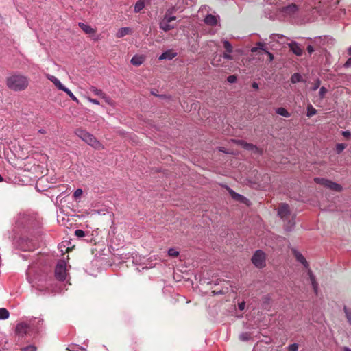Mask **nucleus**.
Wrapping results in <instances>:
<instances>
[{
    "instance_id": "obj_55",
    "label": "nucleus",
    "mask_w": 351,
    "mask_h": 351,
    "mask_svg": "<svg viewBox=\"0 0 351 351\" xmlns=\"http://www.w3.org/2000/svg\"><path fill=\"white\" fill-rule=\"evenodd\" d=\"M348 54L351 55V47L348 50Z\"/></svg>"
},
{
    "instance_id": "obj_9",
    "label": "nucleus",
    "mask_w": 351,
    "mask_h": 351,
    "mask_svg": "<svg viewBox=\"0 0 351 351\" xmlns=\"http://www.w3.org/2000/svg\"><path fill=\"white\" fill-rule=\"evenodd\" d=\"M55 276L56 279L60 282L66 280L67 277V269L65 261L60 260L58 262L55 269Z\"/></svg>"
},
{
    "instance_id": "obj_6",
    "label": "nucleus",
    "mask_w": 351,
    "mask_h": 351,
    "mask_svg": "<svg viewBox=\"0 0 351 351\" xmlns=\"http://www.w3.org/2000/svg\"><path fill=\"white\" fill-rule=\"evenodd\" d=\"M53 280L51 278L39 279L33 286L42 292L45 293H58L61 292L60 288L56 286L53 287Z\"/></svg>"
},
{
    "instance_id": "obj_4",
    "label": "nucleus",
    "mask_w": 351,
    "mask_h": 351,
    "mask_svg": "<svg viewBox=\"0 0 351 351\" xmlns=\"http://www.w3.org/2000/svg\"><path fill=\"white\" fill-rule=\"evenodd\" d=\"M43 319L41 318H34L30 320L29 324H27L25 322L19 323L16 327V332L23 336L30 329L34 330H38L40 326H42Z\"/></svg>"
},
{
    "instance_id": "obj_49",
    "label": "nucleus",
    "mask_w": 351,
    "mask_h": 351,
    "mask_svg": "<svg viewBox=\"0 0 351 351\" xmlns=\"http://www.w3.org/2000/svg\"><path fill=\"white\" fill-rule=\"evenodd\" d=\"M308 51L310 53L314 51L312 45H308Z\"/></svg>"
},
{
    "instance_id": "obj_10",
    "label": "nucleus",
    "mask_w": 351,
    "mask_h": 351,
    "mask_svg": "<svg viewBox=\"0 0 351 351\" xmlns=\"http://www.w3.org/2000/svg\"><path fill=\"white\" fill-rule=\"evenodd\" d=\"M36 245L34 241L29 239L21 238L18 241L19 247L23 251H32Z\"/></svg>"
},
{
    "instance_id": "obj_57",
    "label": "nucleus",
    "mask_w": 351,
    "mask_h": 351,
    "mask_svg": "<svg viewBox=\"0 0 351 351\" xmlns=\"http://www.w3.org/2000/svg\"><path fill=\"white\" fill-rule=\"evenodd\" d=\"M3 181V178L2 176L0 175V182H2Z\"/></svg>"
},
{
    "instance_id": "obj_8",
    "label": "nucleus",
    "mask_w": 351,
    "mask_h": 351,
    "mask_svg": "<svg viewBox=\"0 0 351 351\" xmlns=\"http://www.w3.org/2000/svg\"><path fill=\"white\" fill-rule=\"evenodd\" d=\"M176 17L170 16L167 12L160 22V28L165 32L173 29L176 26Z\"/></svg>"
},
{
    "instance_id": "obj_44",
    "label": "nucleus",
    "mask_w": 351,
    "mask_h": 351,
    "mask_svg": "<svg viewBox=\"0 0 351 351\" xmlns=\"http://www.w3.org/2000/svg\"><path fill=\"white\" fill-rule=\"evenodd\" d=\"M342 135L346 138H348L351 136V132H349V131H343L342 132Z\"/></svg>"
},
{
    "instance_id": "obj_17",
    "label": "nucleus",
    "mask_w": 351,
    "mask_h": 351,
    "mask_svg": "<svg viewBox=\"0 0 351 351\" xmlns=\"http://www.w3.org/2000/svg\"><path fill=\"white\" fill-rule=\"evenodd\" d=\"M204 23L210 26H215L217 23V17L213 14H207L204 19Z\"/></svg>"
},
{
    "instance_id": "obj_46",
    "label": "nucleus",
    "mask_w": 351,
    "mask_h": 351,
    "mask_svg": "<svg viewBox=\"0 0 351 351\" xmlns=\"http://www.w3.org/2000/svg\"><path fill=\"white\" fill-rule=\"evenodd\" d=\"M238 306H239V308L241 311H243V310H244V308L245 307V302H242L239 303Z\"/></svg>"
},
{
    "instance_id": "obj_16",
    "label": "nucleus",
    "mask_w": 351,
    "mask_h": 351,
    "mask_svg": "<svg viewBox=\"0 0 351 351\" xmlns=\"http://www.w3.org/2000/svg\"><path fill=\"white\" fill-rule=\"evenodd\" d=\"M78 25L81 28V29L84 31V33H86V34L93 35L96 32V30L95 29L84 23H79Z\"/></svg>"
},
{
    "instance_id": "obj_23",
    "label": "nucleus",
    "mask_w": 351,
    "mask_h": 351,
    "mask_svg": "<svg viewBox=\"0 0 351 351\" xmlns=\"http://www.w3.org/2000/svg\"><path fill=\"white\" fill-rule=\"evenodd\" d=\"M276 112L279 114V115H281L282 117H290V113L284 108L282 107H280V108H278L276 110Z\"/></svg>"
},
{
    "instance_id": "obj_43",
    "label": "nucleus",
    "mask_w": 351,
    "mask_h": 351,
    "mask_svg": "<svg viewBox=\"0 0 351 351\" xmlns=\"http://www.w3.org/2000/svg\"><path fill=\"white\" fill-rule=\"evenodd\" d=\"M87 99L88 101H90V103H93L94 104H97V105L99 104V101L97 99H93L90 97H87Z\"/></svg>"
},
{
    "instance_id": "obj_62",
    "label": "nucleus",
    "mask_w": 351,
    "mask_h": 351,
    "mask_svg": "<svg viewBox=\"0 0 351 351\" xmlns=\"http://www.w3.org/2000/svg\"><path fill=\"white\" fill-rule=\"evenodd\" d=\"M96 212H97L98 214H99V215H100V214H101V213L100 211H99V210H98V211H96Z\"/></svg>"
},
{
    "instance_id": "obj_5",
    "label": "nucleus",
    "mask_w": 351,
    "mask_h": 351,
    "mask_svg": "<svg viewBox=\"0 0 351 351\" xmlns=\"http://www.w3.org/2000/svg\"><path fill=\"white\" fill-rule=\"evenodd\" d=\"M36 217L26 213H20L16 219L15 227L17 228H29L36 226Z\"/></svg>"
},
{
    "instance_id": "obj_12",
    "label": "nucleus",
    "mask_w": 351,
    "mask_h": 351,
    "mask_svg": "<svg viewBox=\"0 0 351 351\" xmlns=\"http://www.w3.org/2000/svg\"><path fill=\"white\" fill-rule=\"evenodd\" d=\"M90 91L95 95L99 96L104 99L106 103L110 104V99L101 90L98 89L95 86H91L90 87Z\"/></svg>"
},
{
    "instance_id": "obj_41",
    "label": "nucleus",
    "mask_w": 351,
    "mask_h": 351,
    "mask_svg": "<svg viewBox=\"0 0 351 351\" xmlns=\"http://www.w3.org/2000/svg\"><path fill=\"white\" fill-rule=\"evenodd\" d=\"M327 92V89L324 87H322L319 90V94L320 97H323Z\"/></svg>"
},
{
    "instance_id": "obj_45",
    "label": "nucleus",
    "mask_w": 351,
    "mask_h": 351,
    "mask_svg": "<svg viewBox=\"0 0 351 351\" xmlns=\"http://www.w3.org/2000/svg\"><path fill=\"white\" fill-rule=\"evenodd\" d=\"M344 67L349 68L351 66V57L345 62Z\"/></svg>"
},
{
    "instance_id": "obj_31",
    "label": "nucleus",
    "mask_w": 351,
    "mask_h": 351,
    "mask_svg": "<svg viewBox=\"0 0 351 351\" xmlns=\"http://www.w3.org/2000/svg\"><path fill=\"white\" fill-rule=\"evenodd\" d=\"M341 185L330 181V191H341Z\"/></svg>"
},
{
    "instance_id": "obj_53",
    "label": "nucleus",
    "mask_w": 351,
    "mask_h": 351,
    "mask_svg": "<svg viewBox=\"0 0 351 351\" xmlns=\"http://www.w3.org/2000/svg\"><path fill=\"white\" fill-rule=\"evenodd\" d=\"M38 132L40 133V134H45L46 133V131L43 129H40L38 130Z\"/></svg>"
},
{
    "instance_id": "obj_60",
    "label": "nucleus",
    "mask_w": 351,
    "mask_h": 351,
    "mask_svg": "<svg viewBox=\"0 0 351 351\" xmlns=\"http://www.w3.org/2000/svg\"><path fill=\"white\" fill-rule=\"evenodd\" d=\"M290 44H293V45H295L297 44L295 42H291Z\"/></svg>"
},
{
    "instance_id": "obj_42",
    "label": "nucleus",
    "mask_w": 351,
    "mask_h": 351,
    "mask_svg": "<svg viewBox=\"0 0 351 351\" xmlns=\"http://www.w3.org/2000/svg\"><path fill=\"white\" fill-rule=\"evenodd\" d=\"M320 86V81L317 80L313 86L312 87L313 90H316Z\"/></svg>"
},
{
    "instance_id": "obj_7",
    "label": "nucleus",
    "mask_w": 351,
    "mask_h": 351,
    "mask_svg": "<svg viewBox=\"0 0 351 351\" xmlns=\"http://www.w3.org/2000/svg\"><path fill=\"white\" fill-rule=\"evenodd\" d=\"M76 134L83 141H84L93 148L96 149H104V146L102 145V144L99 141H97L93 135L87 132L86 131L79 130L76 131Z\"/></svg>"
},
{
    "instance_id": "obj_56",
    "label": "nucleus",
    "mask_w": 351,
    "mask_h": 351,
    "mask_svg": "<svg viewBox=\"0 0 351 351\" xmlns=\"http://www.w3.org/2000/svg\"><path fill=\"white\" fill-rule=\"evenodd\" d=\"M250 147H252H252H253V145H247V148H250Z\"/></svg>"
},
{
    "instance_id": "obj_14",
    "label": "nucleus",
    "mask_w": 351,
    "mask_h": 351,
    "mask_svg": "<svg viewBox=\"0 0 351 351\" xmlns=\"http://www.w3.org/2000/svg\"><path fill=\"white\" fill-rule=\"evenodd\" d=\"M47 77L48 80H49L51 82H53L54 84V85L59 89V90H64V88H66L61 82L60 81L56 78L55 76L53 75H49V74H47Z\"/></svg>"
},
{
    "instance_id": "obj_61",
    "label": "nucleus",
    "mask_w": 351,
    "mask_h": 351,
    "mask_svg": "<svg viewBox=\"0 0 351 351\" xmlns=\"http://www.w3.org/2000/svg\"><path fill=\"white\" fill-rule=\"evenodd\" d=\"M256 44L261 45V44H263V43H261V42H258V43H256Z\"/></svg>"
},
{
    "instance_id": "obj_27",
    "label": "nucleus",
    "mask_w": 351,
    "mask_h": 351,
    "mask_svg": "<svg viewBox=\"0 0 351 351\" xmlns=\"http://www.w3.org/2000/svg\"><path fill=\"white\" fill-rule=\"evenodd\" d=\"M10 313L6 308H0V319H6L9 317Z\"/></svg>"
},
{
    "instance_id": "obj_48",
    "label": "nucleus",
    "mask_w": 351,
    "mask_h": 351,
    "mask_svg": "<svg viewBox=\"0 0 351 351\" xmlns=\"http://www.w3.org/2000/svg\"><path fill=\"white\" fill-rule=\"evenodd\" d=\"M252 88H254L255 90L258 89V83L254 82L252 83Z\"/></svg>"
},
{
    "instance_id": "obj_47",
    "label": "nucleus",
    "mask_w": 351,
    "mask_h": 351,
    "mask_svg": "<svg viewBox=\"0 0 351 351\" xmlns=\"http://www.w3.org/2000/svg\"><path fill=\"white\" fill-rule=\"evenodd\" d=\"M345 14H346V11L344 9L339 10V16H338L339 18L342 17Z\"/></svg>"
},
{
    "instance_id": "obj_50",
    "label": "nucleus",
    "mask_w": 351,
    "mask_h": 351,
    "mask_svg": "<svg viewBox=\"0 0 351 351\" xmlns=\"http://www.w3.org/2000/svg\"><path fill=\"white\" fill-rule=\"evenodd\" d=\"M223 58H226V59H230L231 57H230V55L228 53H223Z\"/></svg>"
},
{
    "instance_id": "obj_24",
    "label": "nucleus",
    "mask_w": 351,
    "mask_h": 351,
    "mask_svg": "<svg viewBox=\"0 0 351 351\" xmlns=\"http://www.w3.org/2000/svg\"><path fill=\"white\" fill-rule=\"evenodd\" d=\"M292 51L297 56H301L302 54L303 49L300 47V45H289Z\"/></svg>"
},
{
    "instance_id": "obj_52",
    "label": "nucleus",
    "mask_w": 351,
    "mask_h": 351,
    "mask_svg": "<svg viewBox=\"0 0 351 351\" xmlns=\"http://www.w3.org/2000/svg\"><path fill=\"white\" fill-rule=\"evenodd\" d=\"M227 47L226 49H227V51L228 52H230L231 49H232V45H226Z\"/></svg>"
},
{
    "instance_id": "obj_32",
    "label": "nucleus",
    "mask_w": 351,
    "mask_h": 351,
    "mask_svg": "<svg viewBox=\"0 0 351 351\" xmlns=\"http://www.w3.org/2000/svg\"><path fill=\"white\" fill-rule=\"evenodd\" d=\"M250 339V335L247 332H243L239 335V339L242 341H246Z\"/></svg>"
},
{
    "instance_id": "obj_54",
    "label": "nucleus",
    "mask_w": 351,
    "mask_h": 351,
    "mask_svg": "<svg viewBox=\"0 0 351 351\" xmlns=\"http://www.w3.org/2000/svg\"><path fill=\"white\" fill-rule=\"evenodd\" d=\"M344 351H351V349H350L348 348H345Z\"/></svg>"
},
{
    "instance_id": "obj_11",
    "label": "nucleus",
    "mask_w": 351,
    "mask_h": 351,
    "mask_svg": "<svg viewBox=\"0 0 351 351\" xmlns=\"http://www.w3.org/2000/svg\"><path fill=\"white\" fill-rule=\"evenodd\" d=\"M253 264L259 268H262L265 265V254L261 250H257L252 258Z\"/></svg>"
},
{
    "instance_id": "obj_35",
    "label": "nucleus",
    "mask_w": 351,
    "mask_h": 351,
    "mask_svg": "<svg viewBox=\"0 0 351 351\" xmlns=\"http://www.w3.org/2000/svg\"><path fill=\"white\" fill-rule=\"evenodd\" d=\"M344 311L346 315L347 319L348 322L351 324V309H349L345 306Z\"/></svg>"
},
{
    "instance_id": "obj_59",
    "label": "nucleus",
    "mask_w": 351,
    "mask_h": 351,
    "mask_svg": "<svg viewBox=\"0 0 351 351\" xmlns=\"http://www.w3.org/2000/svg\"><path fill=\"white\" fill-rule=\"evenodd\" d=\"M256 50V48H253V49H252V51H255Z\"/></svg>"
},
{
    "instance_id": "obj_33",
    "label": "nucleus",
    "mask_w": 351,
    "mask_h": 351,
    "mask_svg": "<svg viewBox=\"0 0 351 351\" xmlns=\"http://www.w3.org/2000/svg\"><path fill=\"white\" fill-rule=\"evenodd\" d=\"M168 255L171 257H177L179 255V252L174 248H170L168 250Z\"/></svg>"
},
{
    "instance_id": "obj_51",
    "label": "nucleus",
    "mask_w": 351,
    "mask_h": 351,
    "mask_svg": "<svg viewBox=\"0 0 351 351\" xmlns=\"http://www.w3.org/2000/svg\"><path fill=\"white\" fill-rule=\"evenodd\" d=\"M267 53L269 56V61H272L274 59V56L269 52H267Z\"/></svg>"
},
{
    "instance_id": "obj_15",
    "label": "nucleus",
    "mask_w": 351,
    "mask_h": 351,
    "mask_svg": "<svg viewBox=\"0 0 351 351\" xmlns=\"http://www.w3.org/2000/svg\"><path fill=\"white\" fill-rule=\"evenodd\" d=\"M177 56V53L173 50H167L162 53L160 57L159 60H172Z\"/></svg>"
},
{
    "instance_id": "obj_25",
    "label": "nucleus",
    "mask_w": 351,
    "mask_h": 351,
    "mask_svg": "<svg viewBox=\"0 0 351 351\" xmlns=\"http://www.w3.org/2000/svg\"><path fill=\"white\" fill-rule=\"evenodd\" d=\"M315 182L317 184L324 185L325 186H329V180L322 178H315Z\"/></svg>"
},
{
    "instance_id": "obj_19",
    "label": "nucleus",
    "mask_w": 351,
    "mask_h": 351,
    "mask_svg": "<svg viewBox=\"0 0 351 351\" xmlns=\"http://www.w3.org/2000/svg\"><path fill=\"white\" fill-rule=\"evenodd\" d=\"M228 191H229V193H230L231 197L234 199L241 202H243V203H247V202L248 201L245 197H243V195H241L239 193H235L232 189H229Z\"/></svg>"
},
{
    "instance_id": "obj_34",
    "label": "nucleus",
    "mask_w": 351,
    "mask_h": 351,
    "mask_svg": "<svg viewBox=\"0 0 351 351\" xmlns=\"http://www.w3.org/2000/svg\"><path fill=\"white\" fill-rule=\"evenodd\" d=\"M346 147V145L344 143H339L336 146V151L337 154L341 153L345 148Z\"/></svg>"
},
{
    "instance_id": "obj_28",
    "label": "nucleus",
    "mask_w": 351,
    "mask_h": 351,
    "mask_svg": "<svg viewBox=\"0 0 351 351\" xmlns=\"http://www.w3.org/2000/svg\"><path fill=\"white\" fill-rule=\"evenodd\" d=\"M302 81V76L298 73H294L291 78V82L293 84Z\"/></svg>"
},
{
    "instance_id": "obj_2",
    "label": "nucleus",
    "mask_w": 351,
    "mask_h": 351,
    "mask_svg": "<svg viewBox=\"0 0 351 351\" xmlns=\"http://www.w3.org/2000/svg\"><path fill=\"white\" fill-rule=\"evenodd\" d=\"M293 255L295 259L307 269L306 280L309 281L312 285L313 291L316 295L318 294V285L316 282L315 277L313 276L311 269H308V263L304 256L298 250H293Z\"/></svg>"
},
{
    "instance_id": "obj_36",
    "label": "nucleus",
    "mask_w": 351,
    "mask_h": 351,
    "mask_svg": "<svg viewBox=\"0 0 351 351\" xmlns=\"http://www.w3.org/2000/svg\"><path fill=\"white\" fill-rule=\"evenodd\" d=\"M75 235L78 238H82L86 235V233L82 230L78 229L75 231Z\"/></svg>"
},
{
    "instance_id": "obj_3",
    "label": "nucleus",
    "mask_w": 351,
    "mask_h": 351,
    "mask_svg": "<svg viewBox=\"0 0 351 351\" xmlns=\"http://www.w3.org/2000/svg\"><path fill=\"white\" fill-rule=\"evenodd\" d=\"M278 216L285 223V228L287 231H290L295 225L294 215L290 212L289 207L286 204L280 206L278 210Z\"/></svg>"
},
{
    "instance_id": "obj_37",
    "label": "nucleus",
    "mask_w": 351,
    "mask_h": 351,
    "mask_svg": "<svg viewBox=\"0 0 351 351\" xmlns=\"http://www.w3.org/2000/svg\"><path fill=\"white\" fill-rule=\"evenodd\" d=\"M21 351H36V348L33 345H29L23 348Z\"/></svg>"
},
{
    "instance_id": "obj_13",
    "label": "nucleus",
    "mask_w": 351,
    "mask_h": 351,
    "mask_svg": "<svg viewBox=\"0 0 351 351\" xmlns=\"http://www.w3.org/2000/svg\"><path fill=\"white\" fill-rule=\"evenodd\" d=\"M298 10V8L295 3H291L287 6L283 7L281 10L283 13L289 16L295 14Z\"/></svg>"
},
{
    "instance_id": "obj_29",
    "label": "nucleus",
    "mask_w": 351,
    "mask_h": 351,
    "mask_svg": "<svg viewBox=\"0 0 351 351\" xmlns=\"http://www.w3.org/2000/svg\"><path fill=\"white\" fill-rule=\"evenodd\" d=\"M63 91L65 92L73 101H75L76 103H79V100L77 99V98L73 95V93L69 88H67L66 87Z\"/></svg>"
},
{
    "instance_id": "obj_30",
    "label": "nucleus",
    "mask_w": 351,
    "mask_h": 351,
    "mask_svg": "<svg viewBox=\"0 0 351 351\" xmlns=\"http://www.w3.org/2000/svg\"><path fill=\"white\" fill-rule=\"evenodd\" d=\"M316 110L313 107L312 105H308L307 107V117H311L316 114Z\"/></svg>"
},
{
    "instance_id": "obj_21",
    "label": "nucleus",
    "mask_w": 351,
    "mask_h": 351,
    "mask_svg": "<svg viewBox=\"0 0 351 351\" xmlns=\"http://www.w3.org/2000/svg\"><path fill=\"white\" fill-rule=\"evenodd\" d=\"M272 41L277 42L278 44H284L287 40V38L285 37L284 36H280V35H273L271 36Z\"/></svg>"
},
{
    "instance_id": "obj_39",
    "label": "nucleus",
    "mask_w": 351,
    "mask_h": 351,
    "mask_svg": "<svg viewBox=\"0 0 351 351\" xmlns=\"http://www.w3.org/2000/svg\"><path fill=\"white\" fill-rule=\"evenodd\" d=\"M82 190L81 189H77V190L75 191L74 193H73V197L75 198V199H77L79 198L80 197H81V195H82Z\"/></svg>"
},
{
    "instance_id": "obj_18",
    "label": "nucleus",
    "mask_w": 351,
    "mask_h": 351,
    "mask_svg": "<svg viewBox=\"0 0 351 351\" xmlns=\"http://www.w3.org/2000/svg\"><path fill=\"white\" fill-rule=\"evenodd\" d=\"M145 59V58L143 55H135L131 59V63L136 66H138L143 63Z\"/></svg>"
},
{
    "instance_id": "obj_58",
    "label": "nucleus",
    "mask_w": 351,
    "mask_h": 351,
    "mask_svg": "<svg viewBox=\"0 0 351 351\" xmlns=\"http://www.w3.org/2000/svg\"><path fill=\"white\" fill-rule=\"evenodd\" d=\"M223 44L227 45V44H229V43L228 41H224Z\"/></svg>"
},
{
    "instance_id": "obj_22",
    "label": "nucleus",
    "mask_w": 351,
    "mask_h": 351,
    "mask_svg": "<svg viewBox=\"0 0 351 351\" xmlns=\"http://www.w3.org/2000/svg\"><path fill=\"white\" fill-rule=\"evenodd\" d=\"M131 29L129 27H123L119 29L117 33V37L121 38L125 35H128L130 33Z\"/></svg>"
},
{
    "instance_id": "obj_1",
    "label": "nucleus",
    "mask_w": 351,
    "mask_h": 351,
    "mask_svg": "<svg viewBox=\"0 0 351 351\" xmlns=\"http://www.w3.org/2000/svg\"><path fill=\"white\" fill-rule=\"evenodd\" d=\"M29 84L28 78L22 75H12L7 78L6 84L8 87L14 91L25 90Z\"/></svg>"
},
{
    "instance_id": "obj_38",
    "label": "nucleus",
    "mask_w": 351,
    "mask_h": 351,
    "mask_svg": "<svg viewBox=\"0 0 351 351\" xmlns=\"http://www.w3.org/2000/svg\"><path fill=\"white\" fill-rule=\"evenodd\" d=\"M288 351H298V345L297 343H293L288 346Z\"/></svg>"
},
{
    "instance_id": "obj_26",
    "label": "nucleus",
    "mask_w": 351,
    "mask_h": 351,
    "mask_svg": "<svg viewBox=\"0 0 351 351\" xmlns=\"http://www.w3.org/2000/svg\"><path fill=\"white\" fill-rule=\"evenodd\" d=\"M66 350L69 351H85L86 350L85 348H84L78 345H75V344L69 346Z\"/></svg>"
},
{
    "instance_id": "obj_20",
    "label": "nucleus",
    "mask_w": 351,
    "mask_h": 351,
    "mask_svg": "<svg viewBox=\"0 0 351 351\" xmlns=\"http://www.w3.org/2000/svg\"><path fill=\"white\" fill-rule=\"evenodd\" d=\"M145 0H138L134 5V12L138 13L140 12L144 8H145Z\"/></svg>"
},
{
    "instance_id": "obj_40",
    "label": "nucleus",
    "mask_w": 351,
    "mask_h": 351,
    "mask_svg": "<svg viewBox=\"0 0 351 351\" xmlns=\"http://www.w3.org/2000/svg\"><path fill=\"white\" fill-rule=\"evenodd\" d=\"M237 80V76H236V75H230V76H228V78H227V81H228L229 83H231V84H232V83H234V82H236Z\"/></svg>"
}]
</instances>
